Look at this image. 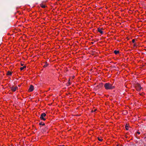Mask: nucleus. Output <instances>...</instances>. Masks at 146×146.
Listing matches in <instances>:
<instances>
[{
    "label": "nucleus",
    "mask_w": 146,
    "mask_h": 146,
    "mask_svg": "<svg viewBox=\"0 0 146 146\" xmlns=\"http://www.w3.org/2000/svg\"><path fill=\"white\" fill-rule=\"evenodd\" d=\"M104 87L106 90H112L115 88L113 84L109 83H106L104 85Z\"/></svg>",
    "instance_id": "1"
},
{
    "label": "nucleus",
    "mask_w": 146,
    "mask_h": 146,
    "mask_svg": "<svg viewBox=\"0 0 146 146\" xmlns=\"http://www.w3.org/2000/svg\"><path fill=\"white\" fill-rule=\"evenodd\" d=\"M135 88L136 90L137 91H140L142 88L140 84L138 83L136 84Z\"/></svg>",
    "instance_id": "2"
},
{
    "label": "nucleus",
    "mask_w": 146,
    "mask_h": 146,
    "mask_svg": "<svg viewBox=\"0 0 146 146\" xmlns=\"http://www.w3.org/2000/svg\"><path fill=\"white\" fill-rule=\"evenodd\" d=\"M46 114L44 113H42L40 116V118L41 119L43 120L44 121L46 120L45 118L44 117L46 116Z\"/></svg>",
    "instance_id": "3"
},
{
    "label": "nucleus",
    "mask_w": 146,
    "mask_h": 146,
    "mask_svg": "<svg viewBox=\"0 0 146 146\" xmlns=\"http://www.w3.org/2000/svg\"><path fill=\"white\" fill-rule=\"evenodd\" d=\"M11 89L13 92H15L16 90L18 89V87L17 86L14 87V86H12L10 87Z\"/></svg>",
    "instance_id": "4"
},
{
    "label": "nucleus",
    "mask_w": 146,
    "mask_h": 146,
    "mask_svg": "<svg viewBox=\"0 0 146 146\" xmlns=\"http://www.w3.org/2000/svg\"><path fill=\"white\" fill-rule=\"evenodd\" d=\"M34 89V87L33 86L31 85L30 86V88L29 89V92H32L33 91Z\"/></svg>",
    "instance_id": "5"
},
{
    "label": "nucleus",
    "mask_w": 146,
    "mask_h": 146,
    "mask_svg": "<svg viewBox=\"0 0 146 146\" xmlns=\"http://www.w3.org/2000/svg\"><path fill=\"white\" fill-rule=\"evenodd\" d=\"M98 32H99L100 33L102 34H103V31L101 30V29H100L99 28H98Z\"/></svg>",
    "instance_id": "6"
},
{
    "label": "nucleus",
    "mask_w": 146,
    "mask_h": 146,
    "mask_svg": "<svg viewBox=\"0 0 146 146\" xmlns=\"http://www.w3.org/2000/svg\"><path fill=\"white\" fill-rule=\"evenodd\" d=\"M114 52L115 54H117L119 53V51L118 50H115L114 51Z\"/></svg>",
    "instance_id": "7"
},
{
    "label": "nucleus",
    "mask_w": 146,
    "mask_h": 146,
    "mask_svg": "<svg viewBox=\"0 0 146 146\" xmlns=\"http://www.w3.org/2000/svg\"><path fill=\"white\" fill-rule=\"evenodd\" d=\"M40 6L42 8H44L45 7V5L42 3H41L40 4Z\"/></svg>",
    "instance_id": "8"
},
{
    "label": "nucleus",
    "mask_w": 146,
    "mask_h": 146,
    "mask_svg": "<svg viewBox=\"0 0 146 146\" xmlns=\"http://www.w3.org/2000/svg\"><path fill=\"white\" fill-rule=\"evenodd\" d=\"M26 68V66H23V67H21L20 68V69L21 70H23L24 69V68Z\"/></svg>",
    "instance_id": "9"
},
{
    "label": "nucleus",
    "mask_w": 146,
    "mask_h": 146,
    "mask_svg": "<svg viewBox=\"0 0 146 146\" xmlns=\"http://www.w3.org/2000/svg\"><path fill=\"white\" fill-rule=\"evenodd\" d=\"M7 74V75H11L12 74V73L10 71H9L8 72Z\"/></svg>",
    "instance_id": "10"
},
{
    "label": "nucleus",
    "mask_w": 146,
    "mask_h": 146,
    "mask_svg": "<svg viewBox=\"0 0 146 146\" xmlns=\"http://www.w3.org/2000/svg\"><path fill=\"white\" fill-rule=\"evenodd\" d=\"M125 128L127 130H128V126L127 125V124H126L125 125Z\"/></svg>",
    "instance_id": "11"
},
{
    "label": "nucleus",
    "mask_w": 146,
    "mask_h": 146,
    "mask_svg": "<svg viewBox=\"0 0 146 146\" xmlns=\"http://www.w3.org/2000/svg\"><path fill=\"white\" fill-rule=\"evenodd\" d=\"M40 125H45V123H42V122H40L39 123Z\"/></svg>",
    "instance_id": "12"
},
{
    "label": "nucleus",
    "mask_w": 146,
    "mask_h": 146,
    "mask_svg": "<svg viewBox=\"0 0 146 146\" xmlns=\"http://www.w3.org/2000/svg\"><path fill=\"white\" fill-rule=\"evenodd\" d=\"M48 64H46L44 66V67H46L48 66Z\"/></svg>",
    "instance_id": "13"
},
{
    "label": "nucleus",
    "mask_w": 146,
    "mask_h": 146,
    "mask_svg": "<svg viewBox=\"0 0 146 146\" xmlns=\"http://www.w3.org/2000/svg\"><path fill=\"white\" fill-rule=\"evenodd\" d=\"M137 134H138V135H139L140 134V133L139 132H137Z\"/></svg>",
    "instance_id": "14"
},
{
    "label": "nucleus",
    "mask_w": 146,
    "mask_h": 146,
    "mask_svg": "<svg viewBox=\"0 0 146 146\" xmlns=\"http://www.w3.org/2000/svg\"><path fill=\"white\" fill-rule=\"evenodd\" d=\"M98 140L99 141H102V139H99Z\"/></svg>",
    "instance_id": "15"
},
{
    "label": "nucleus",
    "mask_w": 146,
    "mask_h": 146,
    "mask_svg": "<svg viewBox=\"0 0 146 146\" xmlns=\"http://www.w3.org/2000/svg\"><path fill=\"white\" fill-rule=\"evenodd\" d=\"M134 40H132V42H134Z\"/></svg>",
    "instance_id": "16"
},
{
    "label": "nucleus",
    "mask_w": 146,
    "mask_h": 146,
    "mask_svg": "<svg viewBox=\"0 0 146 146\" xmlns=\"http://www.w3.org/2000/svg\"><path fill=\"white\" fill-rule=\"evenodd\" d=\"M59 146H64V145H59Z\"/></svg>",
    "instance_id": "17"
},
{
    "label": "nucleus",
    "mask_w": 146,
    "mask_h": 146,
    "mask_svg": "<svg viewBox=\"0 0 146 146\" xmlns=\"http://www.w3.org/2000/svg\"><path fill=\"white\" fill-rule=\"evenodd\" d=\"M21 66H23V64H21Z\"/></svg>",
    "instance_id": "18"
},
{
    "label": "nucleus",
    "mask_w": 146,
    "mask_h": 146,
    "mask_svg": "<svg viewBox=\"0 0 146 146\" xmlns=\"http://www.w3.org/2000/svg\"><path fill=\"white\" fill-rule=\"evenodd\" d=\"M140 95H142V94H139Z\"/></svg>",
    "instance_id": "19"
}]
</instances>
